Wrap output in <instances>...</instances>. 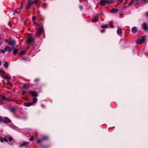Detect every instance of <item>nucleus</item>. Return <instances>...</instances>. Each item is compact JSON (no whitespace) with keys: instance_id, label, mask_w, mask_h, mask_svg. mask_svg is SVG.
<instances>
[{"instance_id":"2eb2a0df","label":"nucleus","mask_w":148,"mask_h":148,"mask_svg":"<svg viewBox=\"0 0 148 148\" xmlns=\"http://www.w3.org/2000/svg\"><path fill=\"white\" fill-rule=\"evenodd\" d=\"M9 43L12 45H14L16 44V42L14 40H11L9 42Z\"/></svg>"},{"instance_id":"7c9ffc66","label":"nucleus","mask_w":148,"mask_h":148,"mask_svg":"<svg viewBox=\"0 0 148 148\" xmlns=\"http://www.w3.org/2000/svg\"><path fill=\"white\" fill-rule=\"evenodd\" d=\"M34 21V23L35 25V26H38L39 25V24L38 23H36V22H35Z\"/></svg>"},{"instance_id":"9d476101","label":"nucleus","mask_w":148,"mask_h":148,"mask_svg":"<svg viewBox=\"0 0 148 148\" xmlns=\"http://www.w3.org/2000/svg\"><path fill=\"white\" fill-rule=\"evenodd\" d=\"M117 33L119 35H121V34L122 33V29L120 28H118L117 30Z\"/></svg>"},{"instance_id":"f03ea898","label":"nucleus","mask_w":148,"mask_h":148,"mask_svg":"<svg viewBox=\"0 0 148 148\" xmlns=\"http://www.w3.org/2000/svg\"><path fill=\"white\" fill-rule=\"evenodd\" d=\"M145 40V37L144 36H141L137 39L136 43L138 44H140L143 43Z\"/></svg>"},{"instance_id":"1a4fd4ad","label":"nucleus","mask_w":148,"mask_h":148,"mask_svg":"<svg viewBox=\"0 0 148 148\" xmlns=\"http://www.w3.org/2000/svg\"><path fill=\"white\" fill-rule=\"evenodd\" d=\"M107 0H101L100 1V3L102 5H105L106 3L108 4H109L110 3H108L107 2Z\"/></svg>"},{"instance_id":"a878e982","label":"nucleus","mask_w":148,"mask_h":148,"mask_svg":"<svg viewBox=\"0 0 148 148\" xmlns=\"http://www.w3.org/2000/svg\"><path fill=\"white\" fill-rule=\"evenodd\" d=\"M39 0H34L33 1H32V2L33 4L34 3H37L38 2Z\"/></svg>"},{"instance_id":"e433bc0d","label":"nucleus","mask_w":148,"mask_h":148,"mask_svg":"<svg viewBox=\"0 0 148 148\" xmlns=\"http://www.w3.org/2000/svg\"><path fill=\"white\" fill-rule=\"evenodd\" d=\"M145 15L147 17H148V11L145 13Z\"/></svg>"},{"instance_id":"6ab92c4d","label":"nucleus","mask_w":148,"mask_h":148,"mask_svg":"<svg viewBox=\"0 0 148 148\" xmlns=\"http://www.w3.org/2000/svg\"><path fill=\"white\" fill-rule=\"evenodd\" d=\"M24 105L26 107H29L31 106L32 104L31 103H25Z\"/></svg>"},{"instance_id":"9b49d317","label":"nucleus","mask_w":148,"mask_h":148,"mask_svg":"<svg viewBox=\"0 0 148 148\" xmlns=\"http://www.w3.org/2000/svg\"><path fill=\"white\" fill-rule=\"evenodd\" d=\"M4 121H3L5 123H7L8 122H9L10 121V120L8 118V117H5L4 118Z\"/></svg>"},{"instance_id":"412c9836","label":"nucleus","mask_w":148,"mask_h":148,"mask_svg":"<svg viewBox=\"0 0 148 148\" xmlns=\"http://www.w3.org/2000/svg\"><path fill=\"white\" fill-rule=\"evenodd\" d=\"M1 99L2 100H3L4 101H7L8 100V99H7L6 98V97L4 96H1Z\"/></svg>"},{"instance_id":"ddd939ff","label":"nucleus","mask_w":148,"mask_h":148,"mask_svg":"<svg viewBox=\"0 0 148 148\" xmlns=\"http://www.w3.org/2000/svg\"><path fill=\"white\" fill-rule=\"evenodd\" d=\"M5 73V71L3 70H0V75L1 76L3 77L4 78V77L5 76L4 74Z\"/></svg>"},{"instance_id":"aec40b11","label":"nucleus","mask_w":148,"mask_h":148,"mask_svg":"<svg viewBox=\"0 0 148 148\" xmlns=\"http://www.w3.org/2000/svg\"><path fill=\"white\" fill-rule=\"evenodd\" d=\"M18 51V49H16L14 50L13 52V54L15 55H16Z\"/></svg>"},{"instance_id":"de8ad7c7","label":"nucleus","mask_w":148,"mask_h":148,"mask_svg":"<svg viewBox=\"0 0 148 148\" xmlns=\"http://www.w3.org/2000/svg\"><path fill=\"white\" fill-rule=\"evenodd\" d=\"M25 93V92H23V93Z\"/></svg>"},{"instance_id":"c85d7f7f","label":"nucleus","mask_w":148,"mask_h":148,"mask_svg":"<svg viewBox=\"0 0 148 148\" xmlns=\"http://www.w3.org/2000/svg\"><path fill=\"white\" fill-rule=\"evenodd\" d=\"M108 25H102L101 26V27L102 28H106L108 27Z\"/></svg>"},{"instance_id":"f704fd0d","label":"nucleus","mask_w":148,"mask_h":148,"mask_svg":"<svg viewBox=\"0 0 148 148\" xmlns=\"http://www.w3.org/2000/svg\"><path fill=\"white\" fill-rule=\"evenodd\" d=\"M3 121V120L2 118L0 116V122H2Z\"/></svg>"},{"instance_id":"49530a36","label":"nucleus","mask_w":148,"mask_h":148,"mask_svg":"<svg viewBox=\"0 0 148 148\" xmlns=\"http://www.w3.org/2000/svg\"><path fill=\"white\" fill-rule=\"evenodd\" d=\"M9 143L10 144H12V143Z\"/></svg>"},{"instance_id":"4c0bfd02","label":"nucleus","mask_w":148,"mask_h":148,"mask_svg":"<svg viewBox=\"0 0 148 148\" xmlns=\"http://www.w3.org/2000/svg\"><path fill=\"white\" fill-rule=\"evenodd\" d=\"M41 142V140H38L37 141V142L38 143H40Z\"/></svg>"},{"instance_id":"09e8293b","label":"nucleus","mask_w":148,"mask_h":148,"mask_svg":"<svg viewBox=\"0 0 148 148\" xmlns=\"http://www.w3.org/2000/svg\"><path fill=\"white\" fill-rule=\"evenodd\" d=\"M16 12V11H15L14 12V13Z\"/></svg>"},{"instance_id":"393cba45","label":"nucleus","mask_w":148,"mask_h":148,"mask_svg":"<svg viewBox=\"0 0 148 148\" xmlns=\"http://www.w3.org/2000/svg\"><path fill=\"white\" fill-rule=\"evenodd\" d=\"M8 47H5L3 50H1V51L2 53H4L7 51L6 49Z\"/></svg>"},{"instance_id":"b1692460","label":"nucleus","mask_w":148,"mask_h":148,"mask_svg":"<svg viewBox=\"0 0 148 148\" xmlns=\"http://www.w3.org/2000/svg\"><path fill=\"white\" fill-rule=\"evenodd\" d=\"M37 99L36 98H34L32 100V103H36L37 102Z\"/></svg>"},{"instance_id":"72a5a7b5","label":"nucleus","mask_w":148,"mask_h":148,"mask_svg":"<svg viewBox=\"0 0 148 148\" xmlns=\"http://www.w3.org/2000/svg\"><path fill=\"white\" fill-rule=\"evenodd\" d=\"M32 20L33 21H34L36 19L35 16H33L32 18Z\"/></svg>"},{"instance_id":"5701e85b","label":"nucleus","mask_w":148,"mask_h":148,"mask_svg":"<svg viewBox=\"0 0 148 148\" xmlns=\"http://www.w3.org/2000/svg\"><path fill=\"white\" fill-rule=\"evenodd\" d=\"M4 66L6 68H8V65L7 62H5V63L4 64Z\"/></svg>"},{"instance_id":"423d86ee","label":"nucleus","mask_w":148,"mask_h":148,"mask_svg":"<svg viewBox=\"0 0 148 148\" xmlns=\"http://www.w3.org/2000/svg\"><path fill=\"white\" fill-rule=\"evenodd\" d=\"M43 31V29L42 28H40L38 31L36 32V34L37 36H39L41 33Z\"/></svg>"},{"instance_id":"8fccbe9b","label":"nucleus","mask_w":148,"mask_h":148,"mask_svg":"<svg viewBox=\"0 0 148 148\" xmlns=\"http://www.w3.org/2000/svg\"><path fill=\"white\" fill-rule=\"evenodd\" d=\"M137 4V3H136V4H135V5H136V4Z\"/></svg>"},{"instance_id":"a19ab883","label":"nucleus","mask_w":148,"mask_h":148,"mask_svg":"<svg viewBox=\"0 0 148 148\" xmlns=\"http://www.w3.org/2000/svg\"><path fill=\"white\" fill-rule=\"evenodd\" d=\"M35 82H37V81H39V79H36L35 80Z\"/></svg>"},{"instance_id":"cd10ccee","label":"nucleus","mask_w":148,"mask_h":148,"mask_svg":"<svg viewBox=\"0 0 148 148\" xmlns=\"http://www.w3.org/2000/svg\"><path fill=\"white\" fill-rule=\"evenodd\" d=\"M26 51H22L21 52L20 54L21 55H24Z\"/></svg>"},{"instance_id":"79ce46f5","label":"nucleus","mask_w":148,"mask_h":148,"mask_svg":"<svg viewBox=\"0 0 148 148\" xmlns=\"http://www.w3.org/2000/svg\"><path fill=\"white\" fill-rule=\"evenodd\" d=\"M119 1L120 3H121L122 2L123 0H119Z\"/></svg>"},{"instance_id":"c9c22d12","label":"nucleus","mask_w":148,"mask_h":148,"mask_svg":"<svg viewBox=\"0 0 148 148\" xmlns=\"http://www.w3.org/2000/svg\"><path fill=\"white\" fill-rule=\"evenodd\" d=\"M23 8V5L22 4L20 7V9H22Z\"/></svg>"},{"instance_id":"f257e3e1","label":"nucleus","mask_w":148,"mask_h":148,"mask_svg":"<svg viewBox=\"0 0 148 148\" xmlns=\"http://www.w3.org/2000/svg\"><path fill=\"white\" fill-rule=\"evenodd\" d=\"M8 139L10 142L13 140V138L11 136L9 135H7L5 136L4 137L1 138V141L2 142L4 141L8 142Z\"/></svg>"},{"instance_id":"f8f14e48","label":"nucleus","mask_w":148,"mask_h":148,"mask_svg":"<svg viewBox=\"0 0 148 148\" xmlns=\"http://www.w3.org/2000/svg\"><path fill=\"white\" fill-rule=\"evenodd\" d=\"M118 9H117L113 8L111 10L110 12L112 13H115L118 12Z\"/></svg>"},{"instance_id":"6e6552de","label":"nucleus","mask_w":148,"mask_h":148,"mask_svg":"<svg viewBox=\"0 0 148 148\" xmlns=\"http://www.w3.org/2000/svg\"><path fill=\"white\" fill-rule=\"evenodd\" d=\"M29 92L31 94V95L33 97H36L37 94L35 91H29Z\"/></svg>"},{"instance_id":"a211bd4d","label":"nucleus","mask_w":148,"mask_h":148,"mask_svg":"<svg viewBox=\"0 0 148 148\" xmlns=\"http://www.w3.org/2000/svg\"><path fill=\"white\" fill-rule=\"evenodd\" d=\"M29 87V85L28 84H23V87L26 89L28 88Z\"/></svg>"},{"instance_id":"ea45409f","label":"nucleus","mask_w":148,"mask_h":148,"mask_svg":"<svg viewBox=\"0 0 148 148\" xmlns=\"http://www.w3.org/2000/svg\"><path fill=\"white\" fill-rule=\"evenodd\" d=\"M105 31V30L104 29H103L101 30V33H103Z\"/></svg>"},{"instance_id":"f3484780","label":"nucleus","mask_w":148,"mask_h":148,"mask_svg":"<svg viewBox=\"0 0 148 148\" xmlns=\"http://www.w3.org/2000/svg\"><path fill=\"white\" fill-rule=\"evenodd\" d=\"M4 78L7 79V83L9 84H10V82L9 81L10 80V78L8 77L7 76H5L4 77Z\"/></svg>"},{"instance_id":"2f4dec72","label":"nucleus","mask_w":148,"mask_h":148,"mask_svg":"<svg viewBox=\"0 0 148 148\" xmlns=\"http://www.w3.org/2000/svg\"><path fill=\"white\" fill-rule=\"evenodd\" d=\"M47 138V136H43L42 137V140H45Z\"/></svg>"},{"instance_id":"0eeeda50","label":"nucleus","mask_w":148,"mask_h":148,"mask_svg":"<svg viewBox=\"0 0 148 148\" xmlns=\"http://www.w3.org/2000/svg\"><path fill=\"white\" fill-rule=\"evenodd\" d=\"M142 27L145 30H148V26H147L146 23H143L142 25Z\"/></svg>"},{"instance_id":"20e7f679","label":"nucleus","mask_w":148,"mask_h":148,"mask_svg":"<svg viewBox=\"0 0 148 148\" xmlns=\"http://www.w3.org/2000/svg\"><path fill=\"white\" fill-rule=\"evenodd\" d=\"M33 41V38L31 36H29L27 38V43L28 44H29L30 43L32 42Z\"/></svg>"},{"instance_id":"39448f33","label":"nucleus","mask_w":148,"mask_h":148,"mask_svg":"<svg viewBox=\"0 0 148 148\" xmlns=\"http://www.w3.org/2000/svg\"><path fill=\"white\" fill-rule=\"evenodd\" d=\"M29 142H23L20 145V147H21L23 146H25L26 148H28L29 147Z\"/></svg>"},{"instance_id":"dca6fc26","label":"nucleus","mask_w":148,"mask_h":148,"mask_svg":"<svg viewBox=\"0 0 148 148\" xmlns=\"http://www.w3.org/2000/svg\"><path fill=\"white\" fill-rule=\"evenodd\" d=\"M132 32L133 33H135L137 32V29L136 27H133L132 29Z\"/></svg>"},{"instance_id":"58836bf2","label":"nucleus","mask_w":148,"mask_h":148,"mask_svg":"<svg viewBox=\"0 0 148 148\" xmlns=\"http://www.w3.org/2000/svg\"><path fill=\"white\" fill-rule=\"evenodd\" d=\"M79 8L81 10H82L83 9V7L81 5L79 6Z\"/></svg>"},{"instance_id":"7ed1b4c3","label":"nucleus","mask_w":148,"mask_h":148,"mask_svg":"<svg viewBox=\"0 0 148 148\" xmlns=\"http://www.w3.org/2000/svg\"><path fill=\"white\" fill-rule=\"evenodd\" d=\"M33 4L32 2V0H29L27 1V4H26V7L27 9H29L30 8L31 6Z\"/></svg>"},{"instance_id":"c03bdc74","label":"nucleus","mask_w":148,"mask_h":148,"mask_svg":"<svg viewBox=\"0 0 148 148\" xmlns=\"http://www.w3.org/2000/svg\"><path fill=\"white\" fill-rule=\"evenodd\" d=\"M110 27L112 28L113 27V25H110Z\"/></svg>"},{"instance_id":"473e14b6","label":"nucleus","mask_w":148,"mask_h":148,"mask_svg":"<svg viewBox=\"0 0 148 148\" xmlns=\"http://www.w3.org/2000/svg\"><path fill=\"white\" fill-rule=\"evenodd\" d=\"M5 47H8V48H7V49H6V51H8L10 50V48L9 47L7 46Z\"/></svg>"},{"instance_id":"3c124183","label":"nucleus","mask_w":148,"mask_h":148,"mask_svg":"<svg viewBox=\"0 0 148 148\" xmlns=\"http://www.w3.org/2000/svg\"><path fill=\"white\" fill-rule=\"evenodd\" d=\"M44 1H45V0H44Z\"/></svg>"},{"instance_id":"a18cd8bd","label":"nucleus","mask_w":148,"mask_h":148,"mask_svg":"<svg viewBox=\"0 0 148 148\" xmlns=\"http://www.w3.org/2000/svg\"><path fill=\"white\" fill-rule=\"evenodd\" d=\"M1 61H0V66H1Z\"/></svg>"},{"instance_id":"37998d69","label":"nucleus","mask_w":148,"mask_h":148,"mask_svg":"<svg viewBox=\"0 0 148 148\" xmlns=\"http://www.w3.org/2000/svg\"><path fill=\"white\" fill-rule=\"evenodd\" d=\"M46 5V3H45L43 4V5L44 6H45V7H46L45 6Z\"/></svg>"},{"instance_id":"bb28decb","label":"nucleus","mask_w":148,"mask_h":148,"mask_svg":"<svg viewBox=\"0 0 148 148\" xmlns=\"http://www.w3.org/2000/svg\"><path fill=\"white\" fill-rule=\"evenodd\" d=\"M107 2L108 3H112L114 2V0H107Z\"/></svg>"},{"instance_id":"4be33fe9","label":"nucleus","mask_w":148,"mask_h":148,"mask_svg":"<svg viewBox=\"0 0 148 148\" xmlns=\"http://www.w3.org/2000/svg\"><path fill=\"white\" fill-rule=\"evenodd\" d=\"M34 137L33 136H31L30 138H29V140L30 141H32L34 140Z\"/></svg>"},{"instance_id":"4468645a","label":"nucleus","mask_w":148,"mask_h":148,"mask_svg":"<svg viewBox=\"0 0 148 148\" xmlns=\"http://www.w3.org/2000/svg\"><path fill=\"white\" fill-rule=\"evenodd\" d=\"M99 17V15L97 16V17H95L92 20L93 22H96L98 21V18Z\"/></svg>"},{"instance_id":"c756f323","label":"nucleus","mask_w":148,"mask_h":148,"mask_svg":"<svg viewBox=\"0 0 148 148\" xmlns=\"http://www.w3.org/2000/svg\"><path fill=\"white\" fill-rule=\"evenodd\" d=\"M133 3L134 2L133 1H131V2L129 4L128 6H130L131 5H132Z\"/></svg>"}]
</instances>
